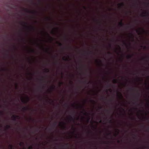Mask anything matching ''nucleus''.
I'll return each mask as SVG.
<instances>
[{
	"mask_svg": "<svg viewBox=\"0 0 149 149\" xmlns=\"http://www.w3.org/2000/svg\"><path fill=\"white\" fill-rule=\"evenodd\" d=\"M21 100L22 102L23 103L27 104L30 100V98L28 96H26L25 98H22Z\"/></svg>",
	"mask_w": 149,
	"mask_h": 149,
	"instance_id": "1",
	"label": "nucleus"
},
{
	"mask_svg": "<svg viewBox=\"0 0 149 149\" xmlns=\"http://www.w3.org/2000/svg\"><path fill=\"white\" fill-rule=\"evenodd\" d=\"M12 119L15 121H16V119H20V117L19 116L13 115L12 117Z\"/></svg>",
	"mask_w": 149,
	"mask_h": 149,
	"instance_id": "2",
	"label": "nucleus"
},
{
	"mask_svg": "<svg viewBox=\"0 0 149 149\" xmlns=\"http://www.w3.org/2000/svg\"><path fill=\"white\" fill-rule=\"evenodd\" d=\"M24 10L26 13L34 14V13L31 10H29L27 8H23Z\"/></svg>",
	"mask_w": 149,
	"mask_h": 149,
	"instance_id": "3",
	"label": "nucleus"
},
{
	"mask_svg": "<svg viewBox=\"0 0 149 149\" xmlns=\"http://www.w3.org/2000/svg\"><path fill=\"white\" fill-rule=\"evenodd\" d=\"M141 16L143 17L148 16H149V13L148 12H145L141 15Z\"/></svg>",
	"mask_w": 149,
	"mask_h": 149,
	"instance_id": "4",
	"label": "nucleus"
},
{
	"mask_svg": "<svg viewBox=\"0 0 149 149\" xmlns=\"http://www.w3.org/2000/svg\"><path fill=\"white\" fill-rule=\"evenodd\" d=\"M22 109L23 111H25L27 110H30L31 109L29 107H24L22 108Z\"/></svg>",
	"mask_w": 149,
	"mask_h": 149,
	"instance_id": "5",
	"label": "nucleus"
},
{
	"mask_svg": "<svg viewBox=\"0 0 149 149\" xmlns=\"http://www.w3.org/2000/svg\"><path fill=\"white\" fill-rule=\"evenodd\" d=\"M81 108H82V109H83V111L84 112V115H85V116H87V115H88V113L86 112V111L85 110L84 108H83V106H81Z\"/></svg>",
	"mask_w": 149,
	"mask_h": 149,
	"instance_id": "6",
	"label": "nucleus"
},
{
	"mask_svg": "<svg viewBox=\"0 0 149 149\" xmlns=\"http://www.w3.org/2000/svg\"><path fill=\"white\" fill-rule=\"evenodd\" d=\"M118 6L119 7H121L122 6H125V4L123 2H122L121 3H119L118 4Z\"/></svg>",
	"mask_w": 149,
	"mask_h": 149,
	"instance_id": "7",
	"label": "nucleus"
},
{
	"mask_svg": "<svg viewBox=\"0 0 149 149\" xmlns=\"http://www.w3.org/2000/svg\"><path fill=\"white\" fill-rule=\"evenodd\" d=\"M25 27L28 29H31L32 30H34L35 28L33 26H25Z\"/></svg>",
	"mask_w": 149,
	"mask_h": 149,
	"instance_id": "8",
	"label": "nucleus"
},
{
	"mask_svg": "<svg viewBox=\"0 0 149 149\" xmlns=\"http://www.w3.org/2000/svg\"><path fill=\"white\" fill-rule=\"evenodd\" d=\"M118 25L121 27H123L124 25V24L122 22V20H121V21L119 23Z\"/></svg>",
	"mask_w": 149,
	"mask_h": 149,
	"instance_id": "9",
	"label": "nucleus"
},
{
	"mask_svg": "<svg viewBox=\"0 0 149 149\" xmlns=\"http://www.w3.org/2000/svg\"><path fill=\"white\" fill-rule=\"evenodd\" d=\"M119 131V130L118 129H117V130L115 131V132L116 133V134H114V136H116L118 134Z\"/></svg>",
	"mask_w": 149,
	"mask_h": 149,
	"instance_id": "10",
	"label": "nucleus"
},
{
	"mask_svg": "<svg viewBox=\"0 0 149 149\" xmlns=\"http://www.w3.org/2000/svg\"><path fill=\"white\" fill-rule=\"evenodd\" d=\"M118 96L121 98H123V96L122 95V94L120 93H118Z\"/></svg>",
	"mask_w": 149,
	"mask_h": 149,
	"instance_id": "11",
	"label": "nucleus"
},
{
	"mask_svg": "<svg viewBox=\"0 0 149 149\" xmlns=\"http://www.w3.org/2000/svg\"><path fill=\"white\" fill-rule=\"evenodd\" d=\"M69 119L70 120H73L74 122V118H73L71 116H70V118Z\"/></svg>",
	"mask_w": 149,
	"mask_h": 149,
	"instance_id": "12",
	"label": "nucleus"
},
{
	"mask_svg": "<svg viewBox=\"0 0 149 149\" xmlns=\"http://www.w3.org/2000/svg\"><path fill=\"white\" fill-rule=\"evenodd\" d=\"M134 55L133 54L131 55H129L127 56V58L128 59H130L132 58V57Z\"/></svg>",
	"mask_w": 149,
	"mask_h": 149,
	"instance_id": "13",
	"label": "nucleus"
},
{
	"mask_svg": "<svg viewBox=\"0 0 149 149\" xmlns=\"http://www.w3.org/2000/svg\"><path fill=\"white\" fill-rule=\"evenodd\" d=\"M49 70L48 68H46L45 69V72L46 73H48L49 72Z\"/></svg>",
	"mask_w": 149,
	"mask_h": 149,
	"instance_id": "14",
	"label": "nucleus"
},
{
	"mask_svg": "<svg viewBox=\"0 0 149 149\" xmlns=\"http://www.w3.org/2000/svg\"><path fill=\"white\" fill-rule=\"evenodd\" d=\"M9 147L10 149H13V146L11 144H9Z\"/></svg>",
	"mask_w": 149,
	"mask_h": 149,
	"instance_id": "15",
	"label": "nucleus"
},
{
	"mask_svg": "<svg viewBox=\"0 0 149 149\" xmlns=\"http://www.w3.org/2000/svg\"><path fill=\"white\" fill-rule=\"evenodd\" d=\"M6 128L7 129H8L10 128L11 126L10 125H7L6 126Z\"/></svg>",
	"mask_w": 149,
	"mask_h": 149,
	"instance_id": "16",
	"label": "nucleus"
},
{
	"mask_svg": "<svg viewBox=\"0 0 149 149\" xmlns=\"http://www.w3.org/2000/svg\"><path fill=\"white\" fill-rule=\"evenodd\" d=\"M56 43L57 44H58V45H59V46H62V44L60 42H56Z\"/></svg>",
	"mask_w": 149,
	"mask_h": 149,
	"instance_id": "17",
	"label": "nucleus"
},
{
	"mask_svg": "<svg viewBox=\"0 0 149 149\" xmlns=\"http://www.w3.org/2000/svg\"><path fill=\"white\" fill-rule=\"evenodd\" d=\"M19 145L20 146H24V143L23 142H21L19 143Z\"/></svg>",
	"mask_w": 149,
	"mask_h": 149,
	"instance_id": "18",
	"label": "nucleus"
},
{
	"mask_svg": "<svg viewBox=\"0 0 149 149\" xmlns=\"http://www.w3.org/2000/svg\"><path fill=\"white\" fill-rule=\"evenodd\" d=\"M113 83L116 84L117 83V80L116 79H114L113 80Z\"/></svg>",
	"mask_w": 149,
	"mask_h": 149,
	"instance_id": "19",
	"label": "nucleus"
},
{
	"mask_svg": "<svg viewBox=\"0 0 149 149\" xmlns=\"http://www.w3.org/2000/svg\"><path fill=\"white\" fill-rule=\"evenodd\" d=\"M33 147L32 145L30 146L28 148V149H33Z\"/></svg>",
	"mask_w": 149,
	"mask_h": 149,
	"instance_id": "20",
	"label": "nucleus"
},
{
	"mask_svg": "<svg viewBox=\"0 0 149 149\" xmlns=\"http://www.w3.org/2000/svg\"><path fill=\"white\" fill-rule=\"evenodd\" d=\"M57 125V123L56 122L54 123L53 124V126L54 127H55Z\"/></svg>",
	"mask_w": 149,
	"mask_h": 149,
	"instance_id": "21",
	"label": "nucleus"
},
{
	"mask_svg": "<svg viewBox=\"0 0 149 149\" xmlns=\"http://www.w3.org/2000/svg\"><path fill=\"white\" fill-rule=\"evenodd\" d=\"M72 129H73V130H74V131L72 132V134H75V132L74 131V127H72Z\"/></svg>",
	"mask_w": 149,
	"mask_h": 149,
	"instance_id": "22",
	"label": "nucleus"
},
{
	"mask_svg": "<svg viewBox=\"0 0 149 149\" xmlns=\"http://www.w3.org/2000/svg\"><path fill=\"white\" fill-rule=\"evenodd\" d=\"M90 101L92 102L94 104H95V102L94 100H90Z\"/></svg>",
	"mask_w": 149,
	"mask_h": 149,
	"instance_id": "23",
	"label": "nucleus"
},
{
	"mask_svg": "<svg viewBox=\"0 0 149 149\" xmlns=\"http://www.w3.org/2000/svg\"><path fill=\"white\" fill-rule=\"evenodd\" d=\"M130 34L131 37L133 38V37H134V35H133V34L132 33H130Z\"/></svg>",
	"mask_w": 149,
	"mask_h": 149,
	"instance_id": "24",
	"label": "nucleus"
},
{
	"mask_svg": "<svg viewBox=\"0 0 149 149\" xmlns=\"http://www.w3.org/2000/svg\"><path fill=\"white\" fill-rule=\"evenodd\" d=\"M59 84V86H60L61 85H62L63 84V83L62 82H60Z\"/></svg>",
	"mask_w": 149,
	"mask_h": 149,
	"instance_id": "25",
	"label": "nucleus"
},
{
	"mask_svg": "<svg viewBox=\"0 0 149 149\" xmlns=\"http://www.w3.org/2000/svg\"><path fill=\"white\" fill-rule=\"evenodd\" d=\"M63 60L65 61H68V59L67 58H63Z\"/></svg>",
	"mask_w": 149,
	"mask_h": 149,
	"instance_id": "26",
	"label": "nucleus"
},
{
	"mask_svg": "<svg viewBox=\"0 0 149 149\" xmlns=\"http://www.w3.org/2000/svg\"><path fill=\"white\" fill-rule=\"evenodd\" d=\"M16 88L17 89L18 88V86L17 84H16L15 85Z\"/></svg>",
	"mask_w": 149,
	"mask_h": 149,
	"instance_id": "27",
	"label": "nucleus"
},
{
	"mask_svg": "<svg viewBox=\"0 0 149 149\" xmlns=\"http://www.w3.org/2000/svg\"><path fill=\"white\" fill-rule=\"evenodd\" d=\"M136 32L137 33H138L139 34L140 31L139 30H136Z\"/></svg>",
	"mask_w": 149,
	"mask_h": 149,
	"instance_id": "28",
	"label": "nucleus"
},
{
	"mask_svg": "<svg viewBox=\"0 0 149 149\" xmlns=\"http://www.w3.org/2000/svg\"><path fill=\"white\" fill-rule=\"evenodd\" d=\"M1 70L2 71H4L6 70L5 69L2 68H1Z\"/></svg>",
	"mask_w": 149,
	"mask_h": 149,
	"instance_id": "29",
	"label": "nucleus"
},
{
	"mask_svg": "<svg viewBox=\"0 0 149 149\" xmlns=\"http://www.w3.org/2000/svg\"><path fill=\"white\" fill-rule=\"evenodd\" d=\"M31 51L32 52H35V50L34 49H32L31 50Z\"/></svg>",
	"mask_w": 149,
	"mask_h": 149,
	"instance_id": "30",
	"label": "nucleus"
},
{
	"mask_svg": "<svg viewBox=\"0 0 149 149\" xmlns=\"http://www.w3.org/2000/svg\"><path fill=\"white\" fill-rule=\"evenodd\" d=\"M143 49H147V47L146 46H144L143 47Z\"/></svg>",
	"mask_w": 149,
	"mask_h": 149,
	"instance_id": "31",
	"label": "nucleus"
},
{
	"mask_svg": "<svg viewBox=\"0 0 149 149\" xmlns=\"http://www.w3.org/2000/svg\"><path fill=\"white\" fill-rule=\"evenodd\" d=\"M0 113L1 114H3V111H0Z\"/></svg>",
	"mask_w": 149,
	"mask_h": 149,
	"instance_id": "32",
	"label": "nucleus"
},
{
	"mask_svg": "<svg viewBox=\"0 0 149 149\" xmlns=\"http://www.w3.org/2000/svg\"><path fill=\"white\" fill-rule=\"evenodd\" d=\"M62 123L63 124H64V125L65 124V123H64L63 122H61L60 123V124H62Z\"/></svg>",
	"mask_w": 149,
	"mask_h": 149,
	"instance_id": "33",
	"label": "nucleus"
},
{
	"mask_svg": "<svg viewBox=\"0 0 149 149\" xmlns=\"http://www.w3.org/2000/svg\"><path fill=\"white\" fill-rule=\"evenodd\" d=\"M99 61H100V65H102V66L103 65V64L101 63V61H100V60H99Z\"/></svg>",
	"mask_w": 149,
	"mask_h": 149,
	"instance_id": "34",
	"label": "nucleus"
},
{
	"mask_svg": "<svg viewBox=\"0 0 149 149\" xmlns=\"http://www.w3.org/2000/svg\"><path fill=\"white\" fill-rule=\"evenodd\" d=\"M108 54H111V52H108Z\"/></svg>",
	"mask_w": 149,
	"mask_h": 149,
	"instance_id": "35",
	"label": "nucleus"
},
{
	"mask_svg": "<svg viewBox=\"0 0 149 149\" xmlns=\"http://www.w3.org/2000/svg\"><path fill=\"white\" fill-rule=\"evenodd\" d=\"M46 34L49 36L50 37L49 35L47 33V32H46Z\"/></svg>",
	"mask_w": 149,
	"mask_h": 149,
	"instance_id": "36",
	"label": "nucleus"
},
{
	"mask_svg": "<svg viewBox=\"0 0 149 149\" xmlns=\"http://www.w3.org/2000/svg\"><path fill=\"white\" fill-rule=\"evenodd\" d=\"M111 134V133L110 132H109V133L107 134V135H110Z\"/></svg>",
	"mask_w": 149,
	"mask_h": 149,
	"instance_id": "37",
	"label": "nucleus"
},
{
	"mask_svg": "<svg viewBox=\"0 0 149 149\" xmlns=\"http://www.w3.org/2000/svg\"><path fill=\"white\" fill-rule=\"evenodd\" d=\"M24 24H25V25H27V22H24Z\"/></svg>",
	"mask_w": 149,
	"mask_h": 149,
	"instance_id": "38",
	"label": "nucleus"
},
{
	"mask_svg": "<svg viewBox=\"0 0 149 149\" xmlns=\"http://www.w3.org/2000/svg\"><path fill=\"white\" fill-rule=\"evenodd\" d=\"M141 29H142V30L143 31V32H144L145 31V30H144V29H143V28H141Z\"/></svg>",
	"mask_w": 149,
	"mask_h": 149,
	"instance_id": "39",
	"label": "nucleus"
},
{
	"mask_svg": "<svg viewBox=\"0 0 149 149\" xmlns=\"http://www.w3.org/2000/svg\"><path fill=\"white\" fill-rule=\"evenodd\" d=\"M89 119H90V118H89L88 119V120H87V122H88H88L89 121Z\"/></svg>",
	"mask_w": 149,
	"mask_h": 149,
	"instance_id": "40",
	"label": "nucleus"
},
{
	"mask_svg": "<svg viewBox=\"0 0 149 149\" xmlns=\"http://www.w3.org/2000/svg\"><path fill=\"white\" fill-rule=\"evenodd\" d=\"M63 129H66V127L65 126H64L63 127Z\"/></svg>",
	"mask_w": 149,
	"mask_h": 149,
	"instance_id": "41",
	"label": "nucleus"
},
{
	"mask_svg": "<svg viewBox=\"0 0 149 149\" xmlns=\"http://www.w3.org/2000/svg\"><path fill=\"white\" fill-rule=\"evenodd\" d=\"M2 126V124H0V128Z\"/></svg>",
	"mask_w": 149,
	"mask_h": 149,
	"instance_id": "42",
	"label": "nucleus"
},
{
	"mask_svg": "<svg viewBox=\"0 0 149 149\" xmlns=\"http://www.w3.org/2000/svg\"><path fill=\"white\" fill-rule=\"evenodd\" d=\"M75 138H77V135H76L75 136Z\"/></svg>",
	"mask_w": 149,
	"mask_h": 149,
	"instance_id": "43",
	"label": "nucleus"
},
{
	"mask_svg": "<svg viewBox=\"0 0 149 149\" xmlns=\"http://www.w3.org/2000/svg\"><path fill=\"white\" fill-rule=\"evenodd\" d=\"M118 47H119V49L120 50H121V48H120V46L119 45H118Z\"/></svg>",
	"mask_w": 149,
	"mask_h": 149,
	"instance_id": "44",
	"label": "nucleus"
},
{
	"mask_svg": "<svg viewBox=\"0 0 149 149\" xmlns=\"http://www.w3.org/2000/svg\"><path fill=\"white\" fill-rule=\"evenodd\" d=\"M109 122L110 123H112V121L111 120H109Z\"/></svg>",
	"mask_w": 149,
	"mask_h": 149,
	"instance_id": "45",
	"label": "nucleus"
},
{
	"mask_svg": "<svg viewBox=\"0 0 149 149\" xmlns=\"http://www.w3.org/2000/svg\"><path fill=\"white\" fill-rule=\"evenodd\" d=\"M83 8L85 9H86V7H85V6H83Z\"/></svg>",
	"mask_w": 149,
	"mask_h": 149,
	"instance_id": "46",
	"label": "nucleus"
},
{
	"mask_svg": "<svg viewBox=\"0 0 149 149\" xmlns=\"http://www.w3.org/2000/svg\"><path fill=\"white\" fill-rule=\"evenodd\" d=\"M55 87L54 86H53L52 87V89H54L55 88Z\"/></svg>",
	"mask_w": 149,
	"mask_h": 149,
	"instance_id": "47",
	"label": "nucleus"
},
{
	"mask_svg": "<svg viewBox=\"0 0 149 149\" xmlns=\"http://www.w3.org/2000/svg\"><path fill=\"white\" fill-rule=\"evenodd\" d=\"M109 91L111 92V91H112L111 89H109Z\"/></svg>",
	"mask_w": 149,
	"mask_h": 149,
	"instance_id": "48",
	"label": "nucleus"
},
{
	"mask_svg": "<svg viewBox=\"0 0 149 149\" xmlns=\"http://www.w3.org/2000/svg\"><path fill=\"white\" fill-rule=\"evenodd\" d=\"M103 143H104V144L106 143H105V141H103Z\"/></svg>",
	"mask_w": 149,
	"mask_h": 149,
	"instance_id": "49",
	"label": "nucleus"
},
{
	"mask_svg": "<svg viewBox=\"0 0 149 149\" xmlns=\"http://www.w3.org/2000/svg\"><path fill=\"white\" fill-rule=\"evenodd\" d=\"M46 52L47 53H48V50L47 49L46 50Z\"/></svg>",
	"mask_w": 149,
	"mask_h": 149,
	"instance_id": "50",
	"label": "nucleus"
},
{
	"mask_svg": "<svg viewBox=\"0 0 149 149\" xmlns=\"http://www.w3.org/2000/svg\"><path fill=\"white\" fill-rule=\"evenodd\" d=\"M90 83L91 84V83H92V82H88L87 83V84H89Z\"/></svg>",
	"mask_w": 149,
	"mask_h": 149,
	"instance_id": "51",
	"label": "nucleus"
},
{
	"mask_svg": "<svg viewBox=\"0 0 149 149\" xmlns=\"http://www.w3.org/2000/svg\"><path fill=\"white\" fill-rule=\"evenodd\" d=\"M109 47L110 48L111 47V45L110 44H109Z\"/></svg>",
	"mask_w": 149,
	"mask_h": 149,
	"instance_id": "52",
	"label": "nucleus"
},
{
	"mask_svg": "<svg viewBox=\"0 0 149 149\" xmlns=\"http://www.w3.org/2000/svg\"><path fill=\"white\" fill-rule=\"evenodd\" d=\"M99 122L100 123H101L102 122V120H100V121Z\"/></svg>",
	"mask_w": 149,
	"mask_h": 149,
	"instance_id": "53",
	"label": "nucleus"
},
{
	"mask_svg": "<svg viewBox=\"0 0 149 149\" xmlns=\"http://www.w3.org/2000/svg\"><path fill=\"white\" fill-rule=\"evenodd\" d=\"M58 141V139H56L55 140V141Z\"/></svg>",
	"mask_w": 149,
	"mask_h": 149,
	"instance_id": "54",
	"label": "nucleus"
},
{
	"mask_svg": "<svg viewBox=\"0 0 149 149\" xmlns=\"http://www.w3.org/2000/svg\"><path fill=\"white\" fill-rule=\"evenodd\" d=\"M145 58L144 57H143L142 59V60H144L145 59Z\"/></svg>",
	"mask_w": 149,
	"mask_h": 149,
	"instance_id": "55",
	"label": "nucleus"
},
{
	"mask_svg": "<svg viewBox=\"0 0 149 149\" xmlns=\"http://www.w3.org/2000/svg\"><path fill=\"white\" fill-rule=\"evenodd\" d=\"M144 118L145 119H146V120L148 119L147 118H145V117Z\"/></svg>",
	"mask_w": 149,
	"mask_h": 149,
	"instance_id": "56",
	"label": "nucleus"
},
{
	"mask_svg": "<svg viewBox=\"0 0 149 149\" xmlns=\"http://www.w3.org/2000/svg\"><path fill=\"white\" fill-rule=\"evenodd\" d=\"M118 143H120V141H118Z\"/></svg>",
	"mask_w": 149,
	"mask_h": 149,
	"instance_id": "57",
	"label": "nucleus"
},
{
	"mask_svg": "<svg viewBox=\"0 0 149 149\" xmlns=\"http://www.w3.org/2000/svg\"><path fill=\"white\" fill-rule=\"evenodd\" d=\"M146 58H148V59H149V56H147Z\"/></svg>",
	"mask_w": 149,
	"mask_h": 149,
	"instance_id": "58",
	"label": "nucleus"
},
{
	"mask_svg": "<svg viewBox=\"0 0 149 149\" xmlns=\"http://www.w3.org/2000/svg\"><path fill=\"white\" fill-rule=\"evenodd\" d=\"M33 121H35V119H33Z\"/></svg>",
	"mask_w": 149,
	"mask_h": 149,
	"instance_id": "59",
	"label": "nucleus"
},
{
	"mask_svg": "<svg viewBox=\"0 0 149 149\" xmlns=\"http://www.w3.org/2000/svg\"><path fill=\"white\" fill-rule=\"evenodd\" d=\"M100 109H101L102 108V107H99Z\"/></svg>",
	"mask_w": 149,
	"mask_h": 149,
	"instance_id": "60",
	"label": "nucleus"
},
{
	"mask_svg": "<svg viewBox=\"0 0 149 149\" xmlns=\"http://www.w3.org/2000/svg\"><path fill=\"white\" fill-rule=\"evenodd\" d=\"M71 84H72L73 83V82L72 81H71Z\"/></svg>",
	"mask_w": 149,
	"mask_h": 149,
	"instance_id": "61",
	"label": "nucleus"
},
{
	"mask_svg": "<svg viewBox=\"0 0 149 149\" xmlns=\"http://www.w3.org/2000/svg\"><path fill=\"white\" fill-rule=\"evenodd\" d=\"M67 56H68V58H69V55H68Z\"/></svg>",
	"mask_w": 149,
	"mask_h": 149,
	"instance_id": "62",
	"label": "nucleus"
},
{
	"mask_svg": "<svg viewBox=\"0 0 149 149\" xmlns=\"http://www.w3.org/2000/svg\"><path fill=\"white\" fill-rule=\"evenodd\" d=\"M141 48H142L143 47V46L142 45H141Z\"/></svg>",
	"mask_w": 149,
	"mask_h": 149,
	"instance_id": "63",
	"label": "nucleus"
},
{
	"mask_svg": "<svg viewBox=\"0 0 149 149\" xmlns=\"http://www.w3.org/2000/svg\"><path fill=\"white\" fill-rule=\"evenodd\" d=\"M52 33H54V31H53L52 32Z\"/></svg>",
	"mask_w": 149,
	"mask_h": 149,
	"instance_id": "64",
	"label": "nucleus"
}]
</instances>
